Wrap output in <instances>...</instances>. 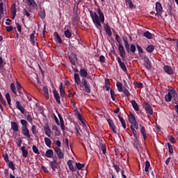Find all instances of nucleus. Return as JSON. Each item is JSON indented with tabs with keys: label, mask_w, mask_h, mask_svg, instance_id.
Wrapping results in <instances>:
<instances>
[{
	"label": "nucleus",
	"mask_w": 178,
	"mask_h": 178,
	"mask_svg": "<svg viewBox=\"0 0 178 178\" xmlns=\"http://www.w3.org/2000/svg\"><path fill=\"white\" fill-rule=\"evenodd\" d=\"M89 13L95 27L101 31V30H102V24L105 23V15H104V13L101 10V8H98L97 14V12L92 10H90Z\"/></svg>",
	"instance_id": "nucleus-1"
},
{
	"label": "nucleus",
	"mask_w": 178,
	"mask_h": 178,
	"mask_svg": "<svg viewBox=\"0 0 178 178\" xmlns=\"http://www.w3.org/2000/svg\"><path fill=\"white\" fill-rule=\"evenodd\" d=\"M122 40L124 42V47H125L127 54H130V52H131L132 54H134L136 52V45H134V44L130 45V44H129V39L127 38V36H126V35L122 36Z\"/></svg>",
	"instance_id": "nucleus-2"
},
{
	"label": "nucleus",
	"mask_w": 178,
	"mask_h": 178,
	"mask_svg": "<svg viewBox=\"0 0 178 178\" xmlns=\"http://www.w3.org/2000/svg\"><path fill=\"white\" fill-rule=\"evenodd\" d=\"M20 123L22 125V134L26 138H30L31 137V135H30V130H29V128L27 127V126H29V122H27L26 120H21Z\"/></svg>",
	"instance_id": "nucleus-3"
},
{
	"label": "nucleus",
	"mask_w": 178,
	"mask_h": 178,
	"mask_svg": "<svg viewBox=\"0 0 178 178\" xmlns=\"http://www.w3.org/2000/svg\"><path fill=\"white\" fill-rule=\"evenodd\" d=\"M81 84L84 87L86 92L90 94L91 92V86L90 83H88V81H87L86 78H82Z\"/></svg>",
	"instance_id": "nucleus-4"
},
{
	"label": "nucleus",
	"mask_w": 178,
	"mask_h": 178,
	"mask_svg": "<svg viewBox=\"0 0 178 178\" xmlns=\"http://www.w3.org/2000/svg\"><path fill=\"white\" fill-rule=\"evenodd\" d=\"M142 59L145 62L144 66L147 69V70H151V69H152V65H151L149 58L147 56H144Z\"/></svg>",
	"instance_id": "nucleus-5"
},
{
	"label": "nucleus",
	"mask_w": 178,
	"mask_h": 178,
	"mask_svg": "<svg viewBox=\"0 0 178 178\" xmlns=\"http://www.w3.org/2000/svg\"><path fill=\"white\" fill-rule=\"evenodd\" d=\"M49 165L51 166L53 172H56L58 169V159L56 157H53V161H49Z\"/></svg>",
	"instance_id": "nucleus-6"
},
{
	"label": "nucleus",
	"mask_w": 178,
	"mask_h": 178,
	"mask_svg": "<svg viewBox=\"0 0 178 178\" xmlns=\"http://www.w3.org/2000/svg\"><path fill=\"white\" fill-rule=\"evenodd\" d=\"M144 108L146 113H148L149 115H154V110L152 109V106H151V104H149V102H145Z\"/></svg>",
	"instance_id": "nucleus-7"
},
{
	"label": "nucleus",
	"mask_w": 178,
	"mask_h": 178,
	"mask_svg": "<svg viewBox=\"0 0 178 178\" xmlns=\"http://www.w3.org/2000/svg\"><path fill=\"white\" fill-rule=\"evenodd\" d=\"M118 51L120 52V55L122 59L126 58V51H124V47H123V44L122 43H120L118 44Z\"/></svg>",
	"instance_id": "nucleus-8"
},
{
	"label": "nucleus",
	"mask_w": 178,
	"mask_h": 178,
	"mask_svg": "<svg viewBox=\"0 0 178 178\" xmlns=\"http://www.w3.org/2000/svg\"><path fill=\"white\" fill-rule=\"evenodd\" d=\"M72 65H73V66H76V62H77V55H76V54L73 53L71 54L69 56H68Z\"/></svg>",
	"instance_id": "nucleus-9"
},
{
	"label": "nucleus",
	"mask_w": 178,
	"mask_h": 178,
	"mask_svg": "<svg viewBox=\"0 0 178 178\" xmlns=\"http://www.w3.org/2000/svg\"><path fill=\"white\" fill-rule=\"evenodd\" d=\"M107 122L108 123L109 127L111 129L113 133L115 134H118V131H116V127L113 123V121L111 119H108Z\"/></svg>",
	"instance_id": "nucleus-10"
},
{
	"label": "nucleus",
	"mask_w": 178,
	"mask_h": 178,
	"mask_svg": "<svg viewBox=\"0 0 178 178\" xmlns=\"http://www.w3.org/2000/svg\"><path fill=\"white\" fill-rule=\"evenodd\" d=\"M54 151L60 159H63V158H65V154H63L61 148L56 147L54 148Z\"/></svg>",
	"instance_id": "nucleus-11"
},
{
	"label": "nucleus",
	"mask_w": 178,
	"mask_h": 178,
	"mask_svg": "<svg viewBox=\"0 0 178 178\" xmlns=\"http://www.w3.org/2000/svg\"><path fill=\"white\" fill-rule=\"evenodd\" d=\"M117 60L118 62V64L120 65V67H121L122 70H123L125 73L127 72V67H126V65L122 61V59H120V57H117Z\"/></svg>",
	"instance_id": "nucleus-12"
},
{
	"label": "nucleus",
	"mask_w": 178,
	"mask_h": 178,
	"mask_svg": "<svg viewBox=\"0 0 178 178\" xmlns=\"http://www.w3.org/2000/svg\"><path fill=\"white\" fill-rule=\"evenodd\" d=\"M139 127L140 129V134L141 135L143 136V139L145 140H147V131L145 130V127H144L143 126V124H139Z\"/></svg>",
	"instance_id": "nucleus-13"
},
{
	"label": "nucleus",
	"mask_w": 178,
	"mask_h": 178,
	"mask_svg": "<svg viewBox=\"0 0 178 178\" xmlns=\"http://www.w3.org/2000/svg\"><path fill=\"white\" fill-rule=\"evenodd\" d=\"M54 97L58 105H60V96H59V92H58V90L56 89H54L53 90Z\"/></svg>",
	"instance_id": "nucleus-14"
},
{
	"label": "nucleus",
	"mask_w": 178,
	"mask_h": 178,
	"mask_svg": "<svg viewBox=\"0 0 178 178\" xmlns=\"http://www.w3.org/2000/svg\"><path fill=\"white\" fill-rule=\"evenodd\" d=\"M163 70L165 72L167 73V74L172 75L173 74V68L169 65H164L163 66Z\"/></svg>",
	"instance_id": "nucleus-15"
},
{
	"label": "nucleus",
	"mask_w": 178,
	"mask_h": 178,
	"mask_svg": "<svg viewBox=\"0 0 178 178\" xmlns=\"http://www.w3.org/2000/svg\"><path fill=\"white\" fill-rule=\"evenodd\" d=\"M155 9L156 12H158L159 13H163V8L159 1L156 2Z\"/></svg>",
	"instance_id": "nucleus-16"
},
{
	"label": "nucleus",
	"mask_w": 178,
	"mask_h": 178,
	"mask_svg": "<svg viewBox=\"0 0 178 178\" xmlns=\"http://www.w3.org/2000/svg\"><path fill=\"white\" fill-rule=\"evenodd\" d=\"M67 163L71 172H76V170H77V167H74V165H73V161L68 160Z\"/></svg>",
	"instance_id": "nucleus-17"
},
{
	"label": "nucleus",
	"mask_w": 178,
	"mask_h": 178,
	"mask_svg": "<svg viewBox=\"0 0 178 178\" xmlns=\"http://www.w3.org/2000/svg\"><path fill=\"white\" fill-rule=\"evenodd\" d=\"M168 92H170V95H171V98L173 99H177V92L175 89H168Z\"/></svg>",
	"instance_id": "nucleus-18"
},
{
	"label": "nucleus",
	"mask_w": 178,
	"mask_h": 178,
	"mask_svg": "<svg viewBox=\"0 0 178 178\" xmlns=\"http://www.w3.org/2000/svg\"><path fill=\"white\" fill-rule=\"evenodd\" d=\"M79 74H80L81 77L86 79V77H87V76H88V72H87L86 69L81 67L80 71H79Z\"/></svg>",
	"instance_id": "nucleus-19"
},
{
	"label": "nucleus",
	"mask_w": 178,
	"mask_h": 178,
	"mask_svg": "<svg viewBox=\"0 0 178 178\" xmlns=\"http://www.w3.org/2000/svg\"><path fill=\"white\" fill-rule=\"evenodd\" d=\"M60 90V95L61 98H63L65 95H66V92H65V87H63V83H60L59 86Z\"/></svg>",
	"instance_id": "nucleus-20"
},
{
	"label": "nucleus",
	"mask_w": 178,
	"mask_h": 178,
	"mask_svg": "<svg viewBox=\"0 0 178 178\" xmlns=\"http://www.w3.org/2000/svg\"><path fill=\"white\" fill-rule=\"evenodd\" d=\"M16 108L20 111L21 113H24V108L23 107V106H22V103H20V102L17 101L16 102Z\"/></svg>",
	"instance_id": "nucleus-21"
},
{
	"label": "nucleus",
	"mask_w": 178,
	"mask_h": 178,
	"mask_svg": "<svg viewBox=\"0 0 178 178\" xmlns=\"http://www.w3.org/2000/svg\"><path fill=\"white\" fill-rule=\"evenodd\" d=\"M11 130L14 131L15 133L19 131V125L16 122H11Z\"/></svg>",
	"instance_id": "nucleus-22"
},
{
	"label": "nucleus",
	"mask_w": 178,
	"mask_h": 178,
	"mask_svg": "<svg viewBox=\"0 0 178 178\" xmlns=\"http://www.w3.org/2000/svg\"><path fill=\"white\" fill-rule=\"evenodd\" d=\"M28 6H32V8H37V3L34 0H26Z\"/></svg>",
	"instance_id": "nucleus-23"
},
{
	"label": "nucleus",
	"mask_w": 178,
	"mask_h": 178,
	"mask_svg": "<svg viewBox=\"0 0 178 178\" xmlns=\"http://www.w3.org/2000/svg\"><path fill=\"white\" fill-rule=\"evenodd\" d=\"M45 156H47V158H52V156H54V150H52V149H48L46 151Z\"/></svg>",
	"instance_id": "nucleus-24"
},
{
	"label": "nucleus",
	"mask_w": 178,
	"mask_h": 178,
	"mask_svg": "<svg viewBox=\"0 0 178 178\" xmlns=\"http://www.w3.org/2000/svg\"><path fill=\"white\" fill-rule=\"evenodd\" d=\"M74 81H75L76 84H77V86H79V84H80L81 83V80L80 79V75H79V74H74Z\"/></svg>",
	"instance_id": "nucleus-25"
},
{
	"label": "nucleus",
	"mask_w": 178,
	"mask_h": 178,
	"mask_svg": "<svg viewBox=\"0 0 178 178\" xmlns=\"http://www.w3.org/2000/svg\"><path fill=\"white\" fill-rule=\"evenodd\" d=\"M131 104L134 111H140V108L138 107V104H137V102H136V100H132L131 102Z\"/></svg>",
	"instance_id": "nucleus-26"
},
{
	"label": "nucleus",
	"mask_w": 178,
	"mask_h": 178,
	"mask_svg": "<svg viewBox=\"0 0 178 178\" xmlns=\"http://www.w3.org/2000/svg\"><path fill=\"white\" fill-rule=\"evenodd\" d=\"M125 2L127 5H129L130 9H136V6L133 3L131 0H126Z\"/></svg>",
	"instance_id": "nucleus-27"
},
{
	"label": "nucleus",
	"mask_w": 178,
	"mask_h": 178,
	"mask_svg": "<svg viewBox=\"0 0 178 178\" xmlns=\"http://www.w3.org/2000/svg\"><path fill=\"white\" fill-rule=\"evenodd\" d=\"M44 143L49 148H51L52 147V141H51V139L49 138H44Z\"/></svg>",
	"instance_id": "nucleus-28"
},
{
	"label": "nucleus",
	"mask_w": 178,
	"mask_h": 178,
	"mask_svg": "<svg viewBox=\"0 0 178 178\" xmlns=\"http://www.w3.org/2000/svg\"><path fill=\"white\" fill-rule=\"evenodd\" d=\"M21 151L22 152V156L24 158H27L29 155V152L26 149V147H24V146L21 147Z\"/></svg>",
	"instance_id": "nucleus-29"
},
{
	"label": "nucleus",
	"mask_w": 178,
	"mask_h": 178,
	"mask_svg": "<svg viewBox=\"0 0 178 178\" xmlns=\"http://www.w3.org/2000/svg\"><path fill=\"white\" fill-rule=\"evenodd\" d=\"M154 49H155V46H154V44H150L147 46V47L146 48V51L149 52V54H152Z\"/></svg>",
	"instance_id": "nucleus-30"
},
{
	"label": "nucleus",
	"mask_w": 178,
	"mask_h": 178,
	"mask_svg": "<svg viewBox=\"0 0 178 178\" xmlns=\"http://www.w3.org/2000/svg\"><path fill=\"white\" fill-rule=\"evenodd\" d=\"M43 91H44V97L46 99H49V92L48 91V88L46 86H44Z\"/></svg>",
	"instance_id": "nucleus-31"
},
{
	"label": "nucleus",
	"mask_w": 178,
	"mask_h": 178,
	"mask_svg": "<svg viewBox=\"0 0 178 178\" xmlns=\"http://www.w3.org/2000/svg\"><path fill=\"white\" fill-rule=\"evenodd\" d=\"M55 41L56 42H57V44H62L63 41H62V38H60V36L59 35V33H56L55 35Z\"/></svg>",
	"instance_id": "nucleus-32"
},
{
	"label": "nucleus",
	"mask_w": 178,
	"mask_h": 178,
	"mask_svg": "<svg viewBox=\"0 0 178 178\" xmlns=\"http://www.w3.org/2000/svg\"><path fill=\"white\" fill-rule=\"evenodd\" d=\"M143 37L148 38V40H152V33L147 31L143 33Z\"/></svg>",
	"instance_id": "nucleus-33"
},
{
	"label": "nucleus",
	"mask_w": 178,
	"mask_h": 178,
	"mask_svg": "<svg viewBox=\"0 0 178 178\" xmlns=\"http://www.w3.org/2000/svg\"><path fill=\"white\" fill-rule=\"evenodd\" d=\"M99 148L102 151L104 155H105L106 154V145L104 143H100Z\"/></svg>",
	"instance_id": "nucleus-34"
},
{
	"label": "nucleus",
	"mask_w": 178,
	"mask_h": 178,
	"mask_svg": "<svg viewBox=\"0 0 178 178\" xmlns=\"http://www.w3.org/2000/svg\"><path fill=\"white\" fill-rule=\"evenodd\" d=\"M116 86H117V88H118L119 92H123V88H123V84L122 83L117 82Z\"/></svg>",
	"instance_id": "nucleus-35"
},
{
	"label": "nucleus",
	"mask_w": 178,
	"mask_h": 178,
	"mask_svg": "<svg viewBox=\"0 0 178 178\" xmlns=\"http://www.w3.org/2000/svg\"><path fill=\"white\" fill-rule=\"evenodd\" d=\"M64 35L65 38H72V33L69 29L64 31Z\"/></svg>",
	"instance_id": "nucleus-36"
},
{
	"label": "nucleus",
	"mask_w": 178,
	"mask_h": 178,
	"mask_svg": "<svg viewBox=\"0 0 178 178\" xmlns=\"http://www.w3.org/2000/svg\"><path fill=\"white\" fill-rule=\"evenodd\" d=\"M118 118L120 122H121L123 129H126L127 125H126V121H124V119H123L122 117L120 115H118Z\"/></svg>",
	"instance_id": "nucleus-37"
},
{
	"label": "nucleus",
	"mask_w": 178,
	"mask_h": 178,
	"mask_svg": "<svg viewBox=\"0 0 178 178\" xmlns=\"http://www.w3.org/2000/svg\"><path fill=\"white\" fill-rule=\"evenodd\" d=\"M44 130L46 136H47V137H51V128H49V127H46Z\"/></svg>",
	"instance_id": "nucleus-38"
},
{
	"label": "nucleus",
	"mask_w": 178,
	"mask_h": 178,
	"mask_svg": "<svg viewBox=\"0 0 178 178\" xmlns=\"http://www.w3.org/2000/svg\"><path fill=\"white\" fill-rule=\"evenodd\" d=\"M128 120H129V123H131V124L134 122L136 120V116H134V114L129 115V116L128 118Z\"/></svg>",
	"instance_id": "nucleus-39"
},
{
	"label": "nucleus",
	"mask_w": 178,
	"mask_h": 178,
	"mask_svg": "<svg viewBox=\"0 0 178 178\" xmlns=\"http://www.w3.org/2000/svg\"><path fill=\"white\" fill-rule=\"evenodd\" d=\"M130 129L133 127V129H136V130H138V122H137V120L134 121V122L131 123Z\"/></svg>",
	"instance_id": "nucleus-40"
},
{
	"label": "nucleus",
	"mask_w": 178,
	"mask_h": 178,
	"mask_svg": "<svg viewBox=\"0 0 178 178\" xmlns=\"http://www.w3.org/2000/svg\"><path fill=\"white\" fill-rule=\"evenodd\" d=\"M39 16H40V19H42V20H44V19H45V16H46L45 10H40L39 12Z\"/></svg>",
	"instance_id": "nucleus-41"
},
{
	"label": "nucleus",
	"mask_w": 178,
	"mask_h": 178,
	"mask_svg": "<svg viewBox=\"0 0 178 178\" xmlns=\"http://www.w3.org/2000/svg\"><path fill=\"white\" fill-rule=\"evenodd\" d=\"M10 88H11V91H13V94H15V95H17V92H16V86H15L14 83H12L10 84Z\"/></svg>",
	"instance_id": "nucleus-42"
},
{
	"label": "nucleus",
	"mask_w": 178,
	"mask_h": 178,
	"mask_svg": "<svg viewBox=\"0 0 178 178\" xmlns=\"http://www.w3.org/2000/svg\"><path fill=\"white\" fill-rule=\"evenodd\" d=\"M131 130L134 134V137L137 140L138 138V135H137V131L136 130V128L131 127Z\"/></svg>",
	"instance_id": "nucleus-43"
},
{
	"label": "nucleus",
	"mask_w": 178,
	"mask_h": 178,
	"mask_svg": "<svg viewBox=\"0 0 178 178\" xmlns=\"http://www.w3.org/2000/svg\"><path fill=\"white\" fill-rule=\"evenodd\" d=\"M165 99L166 102H170V101H172V96L170 95V93L169 92L167 95H165Z\"/></svg>",
	"instance_id": "nucleus-44"
},
{
	"label": "nucleus",
	"mask_w": 178,
	"mask_h": 178,
	"mask_svg": "<svg viewBox=\"0 0 178 178\" xmlns=\"http://www.w3.org/2000/svg\"><path fill=\"white\" fill-rule=\"evenodd\" d=\"M8 168L12 169V170H16V167H15V163H13V161H8Z\"/></svg>",
	"instance_id": "nucleus-45"
},
{
	"label": "nucleus",
	"mask_w": 178,
	"mask_h": 178,
	"mask_svg": "<svg viewBox=\"0 0 178 178\" xmlns=\"http://www.w3.org/2000/svg\"><path fill=\"white\" fill-rule=\"evenodd\" d=\"M145 165V171L148 172V170H149V168H151V164L149 163V161H146Z\"/></svg>",
	"instance_id": "nucleus-46"
},
{
	"label": "nucleus",
	"mask_w": 178,
	"mask_h": 178,
	"mask_svg": "<svg viewBox=\"0 0 178 178\" xmlns=\"http://www.w3.org/2000/svg\"><path fill=\"white\" fill-rule=\"evenodd\" d=\"M122 92L126 97H130V92L129 91V90H127V88L124 87V89H122Z\"/></svg>",
	"instance_id": "nucleus-47"
},
{
	"label": "nucleus",
	"mask_w": 178,
	"mask_h": 178,
	"mask_svg": "<svg viewBox=\"0 0 178 178\" xmlns=\"http://www.w3.org/2000/svg\"><path fill=\"white\" fill-rule=\"evenodd\" d=\"M32 149L34 154H37V155H40V151L38 150V147H37V146L33 145L32 147Z\"/></svg>",
	"instance_id": "nucleus-48"
},
{
	"label": "nucleus",
	"mask_w": 178,
	"mask_h": 178,
	"mask_svg": "<svg viewBox=\"0 0 178 178\" xmlns=\"http://www.w3.org/2000/svg\"><path fill=\"white\" fill-rule=\"evenodd\" d=\"M79 129H80V127L78 125V124H75V130L76 132V135L81 137V134H80V131H79Z\"/></svg>",
	"instance_id": "nucleus-49"
},
{
	"label": "nucleus",
	"mask_w": 178,
	"mask_h": 178,
	"mask_svg": "<svg viewBox=\"0 0 178 178\" xmlns=\"http://www.w3.org/2000/svg\"><path fill=\"white\" fill-rule=\"evenodd\" d=\"M168 140L172 144H175L176 139L172 136H168Z\"/></svg>",
	"instance_id": "nucleus-50"
},
{
	"label": "nucleus",
	"mask_w": 178,
	"mask_h": 178,
	"mask_svg": "<svg viewBox=\"0 0 178 178\" xmlns=\"http://www.w3.org/2000/svg\"><path fill=\"white\" fill-rule=\"evenodd\" d=\"M16 12H17V10L16 9V6H14V8L12 9L13 19H15V17H16Z\"/></svg>",
	"instance_id": "nucleus-51"
},
{
	"label": "nucleus",
	"mask_w": 178,
	"mask_h": 178,
	"mask_svg": "<svg viewBox=\"0 0 178 178\" xmlns=\"http://www.w3.org/2000/svg\"><path fill=\"white\" fill-rule=\"evenodd\" d=\"M113 168H114L116 173H119L120 172V168L118 165H115V163H113Z\"/></svg>",
	"instance_id": "nucleus-52"
},
{
	"label": "nucleus",
	"mask_w": 178,
	"mask_h": 178,
	"mask_svg": "<svg viewBox=\"0 0 178 178\" xmlns=\"http://www.w3.org/2000/svg\"><path fill=\"white\" fill-rule=\"evenodd\" d=\"M76 169L79 170H81L83 168H84V164H81L80 163H76Z\"/></svg>",
	"instance_id": "nucleus-53"
},
{
	"label": "nucleus",
	"mask_w": 178,
	"mask_h": 178,
	"mask_svg": "<svg viewBox=\"0 0 178 178\" xmlns=\"http://www.w3.org/2000/svg\"><path fill=\"white\" fill-rule=\"evenodd\" d=\"M32 134L35 136L37 134V127L35 125H33L31 127Z\"/></svg>",
	"instance_id": "nucleus-54"
},
{
	"label": "nucleus",
	"mask_w": 178,
	"mask_h": 178,
	"mask_svg": "<svg viewBox=\"0 0 178 178\" xmlns=\"http://www.w3.org/2000/svg\"><path fill=\"white\" fill-rule=\"evenodd\" d=\"M5 62H3V59L0 56V69H3L5 67Z\"/></svg>",
	"instance_id": "nucleus-55"
},
{
	"label": "nucleus",
	"mask_w": 178,
	"mask_h": 178,
	"mask_svg": "<svg viewBox=\"0 0 178 178\" xmlns=\"http://www.w3.org/2000/svg\"><path fill=\"white\" fill-rule=\"evenodd\" d=\"M26 120L31 123V124H33V118L31 117V115L29 114L26 115Z\"/></svg>",
	"instance_id": "nucleus-56"
},
{
	"label": "nucleus",
	"mask_w": 178,
	"mask_h": 178,
	"mask_svg": "<svg viewBox=\"0 0 178 178\" xmlns=\"http://www.w3.org/2000/svg\"><path fill=\"white\" fill-rule=\"evenodd\" d=\"M168 147L169 149V152L170 154H173V146H172V145L170 143H168Z\"/></svg>",
	"instance_id": "nucleus-57"
},
{
	"label": "nucleus",
	"mask_w": 178,
	"mask_h": 178,
	"mask_svg": "<svg viewBox=\"0 0 178 178\" xmlns=\"http://www.w3.org/2000/svg\"><path fill=\"white\" fill-rule=\"evenodd\" d=\"M73 13L74 15H80V11H79V7H74Z\"/></svg>",
	"instance_id": "nucleus-58"
},
{
	"label": "nucleus",
	"mask_w": 178,
	"mask_h": 178,
	"mask_svg": "<svg viewBox=\"0 0 178 178\" xmlns=\"http://www.w3.org/2000/svg\"><path fill=\"white\" fill-rule=\"evenodd\" d=\"M136 48L139 54H144V50H143V47H141V46H140L139 44H136Z\"/></svg>",
	"instance_id": "nucleus-59"
},
{
	"label": "nucleus",
	"mask_w": 178,
	"mask_h": 178,
	"mask_svg": "<svg viewBox=\"0 0 178 178\" xmlns=\"http://www.w3.org/2000/svg\"><path fill=\"white\" fill-rule=\"evenodd\" d=\"M3 158L6 162H9V155L7 153L3 154Z\"/></svg>",
	"instance_id": "nucleus-60"
},
{
	"label": "nucleus",
	"mask_w": 178,
	"mask_h": 178,
	"mask_svg": "<svg viewBox=\"0 0 178 178\" xmlns=\"http://www.w3.org/2000/svg\"><path fill=\"white\" fill-rule=\"evenodd\" d=\"M73 19V22H79V14H74Z\"/></svg>",
	"instance_id": "nucleus-61"
},
{
	"label": "nucleus",
	"mask_w": 178,
	"mask_h": 178,
	"mask_svg": "<svg viewBox=\"0 0 178 178\" xmlns=\"http://www.w3.org/2000/svg\"><path fill=\"white\" fill-rule=\"evenodd\" d=\"M6 30L8 33H10V31H13V26H6Z\"/></svg>",
	"instance_id": "nucleus-62"
},
{
	"label": "nucleus",
	"mask_w": 178,
	"mask_h": 178,
	"mask_svg": "<svg viewBox=\"0 0 178 178\" xmlns=\"http://www.w3.org/2000/svg\"><path fill=\"white\" fill-rule=\"evenodd\" d=\"M136 87H138V88H143V83H141L140 81H136Z\"/></svg>",
	"instance_id": "nucleus-63"
},
{
	"label": "nucleus",
	"mask_w": 178,
	"mask_h": 178,
	"mask_svg": "<svg viewBox=\"0 0 178 178\" xmlns=\"http://www.w3.org/2000/svg\"><path fill=\"white\" fill-rule=\"evenodd\" d=\"M99 63H105V56H99Z\"/></svg>",
	"instance_id": "nucleus-64"
}]
</instances>
